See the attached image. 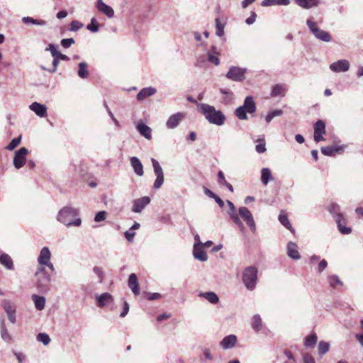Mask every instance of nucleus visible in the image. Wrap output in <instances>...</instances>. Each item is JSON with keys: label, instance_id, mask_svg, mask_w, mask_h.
Segmentation results:
<instances>
[{"label": "nucleus", "instance_id": "nucleus-1", "mask_svg": "<svg viewBox=\"0 0 363 363\" xmlns=\"http://www.w3.org/2000/svg\"><path fill=\"white\" fill-rule=\"evenodd\" d=\"M79 211L72 206H65L57 213V220L67 227H79L82 220L79 218Z\"/></svg>", "mask_w": 363, "mask_h": 363}, {"label": "nucleus", "instance_id": "nucleus-2", "mask_svg": "<svg viewBox=\"0 0 363 363\" xmlns=\"http://www.w3.org/2000/svg\"><path fill=\"white\" fill-rule=\"evenodd\" d=\"M199 111L201 113L208 123L218 126L225 123L226 117L224 113L217 110L213 106L207 104H201L199 106Z\"/></svg>", "mask_w": 363, "mask_h": 363}, {"label": "nucleus", "instance_id": "nucleus-3", "mask_svg": "<svg viewBox=\"0 0 363 363\" xmlns=\"http://www.w3.org/2000/svg\"><path fill=\"white\" fill-rule=\"evenodd\" d=\"M258 270L255 267L249 266L245 268L242 273V281L246 289L253 291L257 283Z\"/></svg>", "mask_w": 363, "mask_h": 363}, {"label": "nucleus", "instance_id": "nucleus-4", "mask_svg": "<svg viewBox=\"0 0 363 363\" xmlns=\"http://www.w3.org/2000/svg\"><path fill=\"white\" fill-rule=\"evenodd\" d=\"M255 111L256 106L254 99L251 96H248L245 98L243 105L235 109V114L240 120H246L247 118V113H253Z\"/></svg>", "mask_w": 363, "mask_h": 363}, {"label": "nucleus", "instance_id": "nucleus-5", "mask_svg": "<svg viewBox=\"0 0 363 363\" xmlns=\"http://www.w3.org/2000/svg\"><path fill=\"white\" fill-rule=\"evenodd\" d=\"M306 25L313 35L319 40L325 43H328L332 40L330 34L327 31L321 30L315 21H313L311 19H308L306 21Z\"/></svg>", "mask_w": 363, "mask_h": 363}, {"label": "nucleus", "instance_id": "nucleus-6", "mask_svg": "<svg viewBox=\"0 0 363 363\" xmlns=\"http://www.w3.org/2000/svg\"><path fill=\"white\" fill-rule=\"evenodd\" d=\"M246 68H242L237 66H231L225 77L232 81L240 82L245 79Z\"/></svg>", "mask_w": 363, "mask_h": 363}, {"label": "nucleus", "instance_id": "nucleus-7", "mask_svg": "<svg viewBox=\"0 0 363 363\" xmlns=\"http://www.w3.org/2000/svg\"><path fill=\"white\" fill-rule=\"evenodd\" d=\"M152 164L154 169V173L156 176V179L154 182L153 187L155 189H160L164 183V173L159 162L154 159H151Z\"/></svg>", "mask_w": 363, "mask_h": 363}, {"label": "nucleus", "instance_id": "nucleus-8", "mask_svg": "<svg viewBox=\"0 0 363 363\" xmlns=\"http://www.w3.org/2000/svg\"><path fill=\"white\" fill-rule=\"evenodd\" d=\"M28 153V150L24 147L15 152L13 164L16 169H19L24 166Z\"/></svg>", "mask_w": 363, "mask_h": 363}, {"label": "nucleus", "instance_id": "nucleus-9", "mask_svg": "<svg viewBox=\"0 0 363 363\" xmlns=\"http://www.w3.org/2000/svg\"><path fill=\"white\" fill-rule=\"evenodd\" d=\"M238 213L240 217L245 221L246 224L249 226L250 230L255 233L256 231V225L254 220L252 213L246 207H240L238 209Z\"/></svg>", "mask_w": 363, "mask_h": 363}, {"label": "nucleus", "instance_id": "nucleus-10", "mask_svg": "<svg viewBox=\"0 0 363 363\" xmlns=\"http://www.w3.org/2000/svg\"><path fill=\"white\" fill-rule=\"evenodd\" d=\"M186 118V113L183 112H177L170 116L167 122L166 127L168 129L176 128L179 123Z\"/></svg>", "mask_w": 363, "mask_h": 363}, {"label": "nucleus", "instance_id": "nucleus-11", "mask_svg": "<svg viewBox=\"0 0 363 363\" xmlns=\"http://www.w3.org/2000/svg\"><path fill=\"white\" fill-rule=\"evenodd\" d=\"M325 133V124L323 121L318 120L314 124V140L316 143L323 141L325 138L323 135Z\"/></svg>", "mask_w": 363, "mask_h": 363}, {"label": "nucleus", "instance_id": "nucleus-12", "mask_svg": "<svg viewBox=\"0 0 363 363\" xmlns=\"http://www.w3.org/2000/svg\"><path fill=\"white\" fill-rule=\"evenodd\" d=\"M2 306L8 316L9 320L11 323H15L16 322L15 305L9 301H4Z\"/></svg>", "mask_w": 363, "mask_h": 363}, {"label": "nucleus", "instance_id": "nucleus-13", "mask_svg": "<svg viewBox=\"0 0 363 363\" xmlns=\"http://www.w3.org/2000/svg\"><path fill=\"white\" fill-rule=\"evenodd\" d=\"M226 203L229 207V211H228V215L230 216L233 221L239 227L240 230L241 231H244L245 226L242 223L241 220L240 219L238 215H237L235 213V207L234 204L229 200H227Z\"/></svg>", "mask_w": 363, "mask_h": 363}, {"label": "nucleus", "instance_id": "nucleus-14", "mask_svg": "<svg viewBox=\"0 0 363 363\" xmlns=\"http://www.w3.org/2000/svg\"><path fill=\"white\" fill-rule=\"evenodd\" d=\"M51 281L50 275L48 273H44V275L38 277L37 286L40 291L46 292L49 289V284Z\"/></svg>", "mask_w": 363, "mask_h": 363}, {"label": "nucleus", "instance_id": "nucleus-15", "mask_svg": "<svg viewBox=\"0 0 363 363\" xmlns=\"http://www.w3.org/2000/svg\"><path fill=\"white\" fill-rule=\"evenodd\" d=\"M350 62L347 60H339L330 65V69L334 72H347L350 69Z\"/></svg>", "mask_w": 363, "mask_h": 363}, {"label": "nucleus", "instance_id": "nucleus-16", "mask_svg": "<svg viewBox=\"0 0 363 363\" xmlns=\"http://www.w3.org/2000/svg\"><path fill=\"white\" fill-rule=\"evenodd\" d=\"M150 202L149 196H143L142 198L133 201L132 211L134 213H140Z\"/></svg>", "mask_w": 363, "mask_h": 363}, {"label": "nucleus", "instance_id": "nucleus-17", "mask_svg": "<svg viewBox=\"0 0 363 363\" xmlns=\"http://www.w3.org/2000/svg\"><path fill=\"white\" fill-rule=\"evenodd\" d=\"M335 221L341 234L349 235L352 233V228L346 226L347 220L343 215H338L336 216Z\"/></svg>", "mask_w": 363, "mask_h": 363}, {"label": "nucleus", "instance_id": "nucleus-18", "mask_svg": "<svg viewBox=\"0 0 363 363\" xmlns=\"http://www.w3.org/2000/svg\"><path fill=\"white\" fill-rule=\"evenodd\" d=\"M344 149V146L330 145L326 147H322L320 150L324 155L332 157L335 156L337 153L342 152Z\"/></svg>", "mask_w": 363, "mask_h": 363}, {"label": "nucleus", "instance_id": "nucleus-19", "mask_svg": "<svg viewBox=\"0 0 363 363\" xmlns=\"http://www.w3.org/2000/svg\"><path fill=\"white\" fill-rule=\"evenodd\" d=\"M96 6L99 11L106 15L108 18L113 17V9L110 6L106 4L102 0H97Z\"/></svg>", "mask_w": 363, "mask_h": 363}, {"label": "nucleus", "instance_id": "nucleus-20", "mask_svg": "<svg viewBox=\"0 0 363 363\" xmlns=\"http://www.w3.org/2000/svg\"><path fill=\"white\" fill-rule=\"evenodd\" d=\"M29 108L40 117H45L47 115L46 106L38 102L32 103L29 106Z\"/></svg>", "mask_w": 363, "mask_h": 363}, {"label": "nucleus", "instance_id": "nucleus-21", "mask_svg": "<svg viewBox=\"0 0 363 363\" xmlns=\"http://www.w3.org/2000/svg\"><path fill=\"white\" fill-rule=\"evenodd\" d=\"M96 303L99 307L104 308L108 303L113 302V296L107 292L96 296Z\"/></svg>", "mask_w": 363, "mask_h": 363}, {"label": "nucleus", "instance_id": "nucleus-22", "mask_svg": "<svg viewBox=\"0 0 363 363\" xmlns=\"http://www.w3.org/2000/svg\"><path fill=\"white\" fill-rule=\"evenodd\" d=\"M128 285L135 295L140 294L139 283L135 274L133 273L129 275Z\"/></svg>", "mask_w": 363, "mask_h": 363}, {"label": "nucleus", "instance_id": "nucleus-23", "mask_svg": "<svg viewBox=\"0 0 363 363\" xmlns=\"http://www.w3.org/2000/svg\"><path fill=\"white\" fill-rule=\"evenodd\" d=\"M51 253L48 247H43L38 257V263L39 265L44 266V264L48 263L50 261Z\"/></svg>", "mask_w": 363, "mask_h": 363}, {"label": "nucleus", "instance_id": "nucleus-24", "mask_svg": "<svg viewBox=\"0 0 363 363\" xmlns=\"http://www.w3.org/2000/svg\"><path fill=\"white\" fill-rule=\"evenodd\" d=\"M237 342V337L234 335H230L225 337L220 342V345L224 350H228L233 347Z\"/></svg>", "mask_w": 363, "mask_h": 363}, {"label": "nucleus", "instance_id": "nucleus-25", "mask_svg": "<svg viewBox=\"0 0 363 363\" xmlns=\"http://www.w3.org/2000/svg\"><path fill=\"white\" fill-rule=\"evenodd\" d=\"M287 255L295 260L299 259L301 255L298 251L297 245L295 242H289L287 245Z\"/></svg>", "mask_w": 363, "mask_h": 363}, {"label": "nucleus", "instance_id": "nucleus-26", "mask_svg": "<svg viewBox=\"0 0 363 363\" xmlns=\"http://www.w3.org/2000/svg\"><path fill=\"white\" fill-rule=\"evenodd\" d=\"M131 166L133 167L135 173L138 176H143L144 174L143 172V166L140 161V160L137 157H132L130 159Z\"/></svg>", "mask_w": 363, "mask_h": 363}, {"label": "nucleus", "instance_id": "nucleus-27", "mask_svg": "<svg viewBox=\"0 0 363 363\" xmlns=\"http://www.w3.org/2000/svg\"><path fill=\"white\" fill-rule=\"evenodd\" d=\"M0 264L9 270L14 269L13 259L6 253L3 252L0 255Z\"/></svg>", "mask_w": 363, "mask_h": 363}, {"label": "nucleus", "instance_id": "nucleus-28", "mask_svg": "<svg viewBox=\"0 0 363 363\" xmlns=\"http://www.w3.org/2000/svg\"><path fill=\"white\" fill-rule=\"evenodd\" d=\"M137 130L141 135L145 137L146 139L150 140L151 138V128L143 123H138L136 125Z\"/></svg>", "mask_w": 363, "mask_h": 363}, {"label": "nucleus", "instance_id": "nucleus-29", "mask_svg": "<svg viewBox=\"0 0 363 363\" xmlns=\"http://www.w3.org/2000/svg\"><path fill=\"white\" fill-rule=\"evenodd\" d=\"M193 255L196 259L201 262H206L208 259L207 254L203 250L202 246L194 247Z\"/></svg>", "mask_w": 363, "mask_h": 363}, {"label": "nucleus", "instance_id": "nucleus-30", "mask_svg": "<svg viewBox=\"0 0 363 363\" xmlns=\"http://www.w3.org/2000/svg\"><path fill=\"white\" fill-rule=\"evenodd\" d=\"M157 90L154 87H146L140 90L137 95V99L139 101H143L148 96H152L156 93Z\"/></svg>", "mask_w": 363, "mask_h": 363}, {"label": "nucleus", "instance_id": "nucleus-31", "mask_svg": "<svg viewBox=\"0 0 363 363\" xmlns=\"http://www.w3.org/2000/svg\"><path fill=\"white\" fill-rule=\"evenodd\" d=\"M294 1L298 6L306 9L315 7L319 4L318 0H294Z\"/></svg>", "mask_w": 363, "mask_h": 363}, {"label": "nucleus", "instance_id": "nucleus-32", "mask_svg": "<svg viewBox=\"0 0 363 363\" xmlns=\"http://www.w3.org/2000/svg\"><path fill=\"white\" fill-rule=\"evenodd\" d=\"M199 296L206 298L208 302L216 304L219 301L218 295L212 291L200 292Z\"/></svg>", "mask_w": 363, "mask_h": 363}, {"label": "nucleus", "instance_id": "nucleus-33", "mask_svg": "<svg viewBox=\"0 0 363 363\" xmlns=\"http://www.w3.org/2000/svg\"><path fill=\"white\" fill-rule=\"evenodd\" d=\"M272 180H273V177L272 175L271 170L267 167L262 168L261 170V182H262V183L264 186H266Z\"/></svg>", "mask_w": 363, "mask_h": 363}, {"label": "nucleus", "instance_id": "nucleus-34", "mask_svg": "<svg viewBox=\"0 0 363 363\" xmlns=\"http://www.w3.org/2000/svg\"><path fill=\"white\" fill-rule=\"evenodd\" d=\"M32 300L33 301L35 307L37 310L41 311L45 308V298L44 296L33 294L32 296Z\"/></svg>", "mask_w": 363, "mask_h": 363}, {"label": "nucleus", "instance_id": "nucleus-35", "mask_svg": "<svg viewBox=\"0 0 363 363\" xmlns=\"http://www.w3.org/2000/svg\"><path fill=\"white\" fill-rule=\"evenodd\" d=\"M77 74L81 79H86L89 76L88 65L85 62H79L78 65Z\"/></svg>", "mask_w": 363, "mask_h": 363}, {"label": "nucleus", "instance_id": "nucleus-36", "mask_svg": "<svg viewBox=\"0 0 363 363\" xmlns=\"http://www.w3.org/2000/svg\"><path fill=\"white\" fill-rule=\"evenodd\" d=\"M0 328H1V338L6 342H9L11 340V336L10 335V334L5 325V323H4V320H1Z\"/></svg>", "mask_w": 363, "mask_h": 363}, {"label": "nucleus", "instance_id": "nucleus-37", "mask_svg": "<svg viewBox=\"0 0 363 363\" xmlns=\"http://www.w3.org/2000/svg\"><path fill=\"white\" fill-rule=\"evenodd\" d=\"M22 21L26 24H33L41 26H44L47 24V22L44 20L34 19L29 16L23 17Z\"/></svg>", "mask_w": 363, "mask_h": 363}, {"label": "nucleus", "instance_id": "nucleus-38", "mask_svg": "<svg viewBox=\"0 0 363 363\" xmlns=\"http://www.w3.org/2000/svg\"><path fill=\"white\" fill-rule=\"evenodd\" d=\"M252 327L256 332H259L262 330V321L259 314H256L253 316L252 320Z\"/></svg>", "mask_w": 363, "mask_h": 363}, {"label": "nucleus", "instance_id": "nucleus-39", "mask_svg": "<svg viewBox=\"0 0 363 363\" xmlns=\"http://www.w3.org/2000/svg\"><path fill=\"white\" fill-rule=\"evenodd\" d=\"M284 95L285 88L282 84H276L273 86L271 92L272 96H284Z\"/></svg>", "mask_w": 363, "mask_h": 363}, {"label": "nucleus", "instance_id": "nucleus-40", "mask_svg": "<svg viewBox=\"0 0 363 363\" xmlns=\"http://www.w3.org/2000/svg\"><path fill=\"white\" fill-rule=\"evenodd\" d=\"M328 281L330 286L335 288L336 286H342L343 283L340 281L337 275L333 274L328 277Z\"/></svg>", "mask_w": 363, "mask_h": 363}, {"label": "nucleus", "instance_id": "nucleus-41", "mask_svg": "<svg viewBox=\"0 0 363 363\" xmlns=\"http://www.w3.org/2000/svg\"><path fill=\"white\" fill-rule=\"evenodd\" d=\"M328 210L333 216L335 219L338 215H342V213L340 212V206L335 203H330L328 207Z\"/></svg>", "mask_w": 363, "mask_h": 363}, {"label": "nucleus", "instance_id": "nucleus-42", "mask_svg": "<svg viewBox=\"0 0 363 363\" xmlns=\"http://www.w3.org/2000/svg\"><path fill=\"white\" fill-rule=\"evenodd\" d=\"M279 220L286 228L290 230L291 231L293 230L292 226L286 215L281 213L279 216Z\"/></svg>", "mask_w": 363, "mask_h": 363}, {"label": "nucleus", "instance_id": "nucleus-43", "mask_svg": "<svg viewBox=\"0 0 363 363\" xmlns=\"http://www.w3.org/2000/svg\"><path fill=\"white\" fill-rule=\"evenodd\" d=\"M317 336L315 334H311L307 336L305 340V346L306 347H313L317 342Z\"/></svg>", "mask_w": 363, "mask_h": 363}, {"label": "nucleus", "instance_id": "nucleus-44", "mask_svg": "<svg viewBox=\"0 0 363 363\" xmlns=\"http://www.w3.org/2000/svg\"><path fill=\"white\" fill-rule=\"evenodd\" d=\"M330 347V344L327 342L320 341L318 344V354L322 356L325 354Z\"/></svg>", "mask_w": 363, "mask_h": 363}, {"label": "nucleus", "instance_id": "nucleus-45", "mask_svg": "<svg viewBox=\"0 0 363 363\" xmlns=\"http://www.w3.org/2000/svg\"><path fill=\"white\" fill-rule=\"evenodd\" d=\"M38 342H42L44 345H48L50 342L49 335L44 333H40L37 335L36 337Z\"/></svg>", "mask_w": 363, "mask_h": 363}, {"label": "nucleus", "instance_id": "nucleus-46", "mask_svg": "<svg viewBox=\"0 0 363 363\" xmlns=\"http://www.w3.org/2000/svg\"><path fill=\"white\" fill-rule=\"evenodd\" d=\"M21 136H18L11 140L9 144L7 145L6 149L9 150H14L21 143Z\"/></svg>", "mask_w": 363, "mask_h": 363}, {"label": "nucleus", "instance_id": "nucleus-47", "mask_svg": "<svg viewBox=\"0 0 363 363\" xmlns=\"http://www.w3.org/2000/svg\"><path fill=\"white\" fill-rule=\"evenodd\" d=\"M216 34L219 36L222 37L224 35V25L221 24L219 18L216 19Z\"/></svg>", "mask_w": 363, "mask_h": 363}, {"label": "nucleus", "instance_id": "nucleus-48", "mask_svg": "<svg viewBox=\"0 0 363 363\" xmlns=\"http://www.w3.org/2000/svg\"><path fill=\"white\" fill-rule=\"evenodd\" d=\"M259 144H257L255 147V150L258 153H264L266 151L265 147V141L264 138H260L257 140Z\"/></svg>", "mask_w": 363, "mask_h": 363}, {"label": "nucleus", "instance_id": "nucleus-49", "mask_svg": "<svg viewBox=\"0 0 363 363\" xmlns=\"http://www.w3.org/2000/svg\"><path fill=\"white\" fill-rule=\"evenodd\" d=\"M93 272L97 276L99 283H102L104 279V274L102 269L99 267H94L93 268Z\"/></svg>", "mask_w": 363, "mask_h": 363}, {"label": "nucleus", "instance_id": "nucleus-50", "mask_svg": "<svg viewBox=\"0 0 363 363\" xmlns=\"http://www.w3.org/2000/svg\"><path fill=\"white\" fill-rule=\"evenodd\" d=\"M86 28L93 33H96L99 30V26L95 17L91 19V23L87 26Z\"/></svg>", "mask_w": 363, "mask_h": 363}, {"label": "nucleus", "instance_id": "nucleus-51", "mask_svg": "<svg viewBox=\"0 0 363 363\" xmlns=\"http://www.w3.org/2000/svg\"><path fill=\"white\" fill-rule=\"evenodd\" d=\"M220 92L225 95L224 100L226 103H229L233 99V94L229 90L225 89H220Z\"/></svg>", "mask_w": 363, "mask_h": 363}, {"label": "nucleus", "instance_id": "nucleus-52", "mask_svg": "<svg viewBox=\"0 0 363 363\" xmlns=\"http://www.w3.org/2000/svg\"><path fill=\"white\" fill-rule=\"evenodd\" d=\"M82 27H83V24L81 22H79L77 20H74L71 22V23L69 25V30L76 32V31L79 30L80 28H82Z\"/></svg>", "mask_w": 363, "mask_h": 363}, {"label": "nucleus", "instance_id": "nucleus-53", "mask_svg": "<svg viewBox=\"0 0 363 363\" xmlns=\"http://www.w3.org/2000/svg\"><path fill=\"white\" fill-rule=\"evenodd\" d=\"M107 213L104 211H99L94 216V220L96 222H101L106 220Z\"/></svg>", "mask_w": 363, "mask_h": 363}, {"label": "nucleus", "instance_id": "nucleus-54", "mask_svg": "<svg viewBox=\"0 0 363 363\" xmlns=\"http://www.w3.org/2000/svg\"><path fill=\"white\" fill-rule=\"evenodd\" d=\"M58 45L55 44H50L45 50H50L53 57H56L59 52L57 51Z\"/></svg>", "mask_w": 363, "mask_h": 363}, {"label": "nucleus", "instance_id": "nucleus-55", "mask_svg": "<svg viewBox=\"0 0 363 363\" xmlns=\"http://www.w3.org/2000/svg\"><path fill=\"white\" fill-rule=\"evenodd\" d=\"M74 42L73 38H64L61 40V45L65 48H69Z\"/></svg>", "mask_w": 363, "mask_h": 363}, {"label": "nucleus", "instance_id": "nucleus-56", "mask_svg": "<svg viewBox=\"0 0 363 363\" xmlns=\"http://www.w3.org/2000/svg\"><path fill=\"white\" fill-rule=\"evenodd\" d=\"M135 235V233L130 228L125 232V237L127 239V240L130 242H133Z\"/></svg>", "mask_w": 363, "mask_h": 363}, {"label": "nucleus", "instance_id": "nucleus-57", "mask_svg": "<svg viewBox=\"0 0 363 363\" xmlns=\"http://www.w3.org/2000/svg\"><path fill=\"white\" fill-rule=\"evenodd\" d=\"M208 60L215 65H218L220 63L219 59L210 52L208 53Z\"/></svg>", "mask_w": 363, "mask_h": 363}, {"label": "nucleus", "instance_id": "nucleus-58", "mask_svg": "<svg viewBox=\"0 0 363 363\" xmlns=\"http://www.w3.org/2000/svg\"><path fill=\"white\" fill-rule=\"evenodd\" d=\"M256 18H257V14L255 12L252 11L251 12V15L250 17H248L246 20H245V23L247 24V25H252L253 24L255 21H256Z\"/></svg>", "mask_w": 363, "mask_h": 363}, {"label": "nucleus", "instance_id": "nucleus-59", "mask_svg": "<svg viewBox=\"0 0 363 363\" xmlns=\"http://www.w3.org/2000/svg\"><path fill=\"white\" fill-rule=\"evenodd\" d=\"M218 182L220 185H224L228 182L225 179L224 174L222 171H219L218 173Z\"/></svg>", "mask_w": 363, "mask_h": 363}, {"label": "nucleus", "instance_id": "nucleus-60", "mask_svg": "<svg viewBox=\"0 0 363 363\" xmlns=\"http://www.w3.org/2000/svg\"><path fill=\"white\" fill-rule=\"evenodd\" d=\"M328 266V262L325 259H322L318 266V272L321 273Z\"/></svg>", "mask_w": 363, "mask_h": 363}, {"label": "nucleus", "instance_id": "nucleus-61", "mask_svg": "<svg viewBox=\"0 0 363 363\" xmlns=\"http://www.w3.org/2000/svg\"><path fill=\"white\" fill-rule=\"evenodd\" d=\"M303 363H315L314 358L309 354H305L303 357Z\"/></svg>", "mask_w": 363, "mask_h": 363}, {"label": "nucleus", "instance_id": "nucleus-62", "mask_svg": "<svg viewBox=\"0 0 363 363\" xmlns=\"http://www.w3.org/2000/svg\"><path fill=\"white\" fill-rule=\"evenodd\" d=\"M161 294L159 293H148L147 299L150 301L157 300L161 298Z\"/></svg>", "mask_w": 363, "mask_h": 363}, {"label": "nucleus", "instance_id": "nucleus-63", "mask_svg": "<svg viewBox=\"0 0 363 363\" xmlns=\"http://www.w3.org/2000/svg\"><path fill=\"white\" fill-rule=\"evenodd\" d=\"M192 233L194 235V247L202 246L203 242L201 241L199 235L194 233Z\"/></svg>", "mask_w": 363, "mask_h": 363}, {"label": "nucleus", "instance_id": "nucleus-64", "mask_svg": "<svg viewBox=\"0 0 363 363\" xmlns=\"http://www.w3.org/2000/svg\"><path fill=\"white\" fill-rule=\"evenodd\" d=\"M128 311H129V304L126 301H124L123 311L121 313L120 316L121 318L125 317L128 314Z\"/></svg>", "mask_w": 363, "mask_h": 363}]
</instances>
